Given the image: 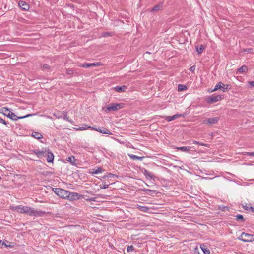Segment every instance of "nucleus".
<instances>
[{
    "instance_id": "nucleus-1",
    "label": "nucleus",
    "mask_w": 254,
    "mask_h": 254,
    "mask_svg": "<svg viewBox=\"0 0 254 254\" xmlns=\"http://www.w3.org/2000/svg\"><path fill=\"white\" fill-rule=\"evenodd\" d=\"M0 112L13 121H17L18 119H23L33 115V114H27L24 116L18 117L16 116L14 113L10 111L9 109L7 107L1 108L0 109Z\"/></svg>"
},
{
    "instance_id": "nucleus-2",
    "label": "nucleus",
    "mask_w": 254,
    "mask_h": 254,
    "mask_svg": "<svg viewBox=\"0 0 254 254\" xmlns=\"http://www.w3.org/2000/svg\"><path fill=\"white\" fill-rule=\"evenodd\" d=\"M125 107V104L123 103H110L108 104L105 108H103V110L105 112H108L111 111H116L121 109Z\"/></svg>"
},
{
    "instance_id": "nucleus-3",
    "label": "nucleus",
    "mask_w": 254,
    "mask_h": 254,
    "mask_svg": "<svg viewBox=\"0 0 254 254\" xmlns=\"http://www.w3.org/2000/svg\"><path fill=\"white\" fill-rule=\"evenodd\" d=\"M25 214L30 216L39 217L45 214V212L41 210L38 211L33 208L26 206Z\"/></svg>"
},
{
    "instance_id": "nucleus-4",
    "label": "nucleus",
    "mask_w": 254,
    "mask_h": 254,
    "mask_svg": "<svg viewBox=\"0 0 254 254\" xmlns=\"http://www.w3.org/2000/svg\"><path fill=\"white\" fill-rule=\"evenodd\" d=\"M53 191L59 197L62 198L66 199L68 191L61 189V188H53Z\"/></svg>"
},
{
    "instance_id": "nucleus-5",
    "label": "nucleus",
    "mask_w": 254,
    "mask_h": 254,
    "mask_svg": "<svg viewBox=\"0 0 254 254\" xmlns=\"http://www.w3.org/2000/svg\"><path fill=\"white\" fill-rule=\"evenodd\" d=\"M241 237L242 238H240V239L245 242H252L254 241V235L251 234L243 232L241 234Z\"/></svg>"
},
{
    "instance_id": "nucleus-6",
    "label": "nucleus",
    "mask_w": 254,
    "mask_h": 254,
    "mask_svg": "<svg viewBox=\"0 0 254 254\" xmlns=\"http://www.w3.org/2000/svg\"><path fill=\"white\" fill-rule=\"evenodd\" d=\"M230 85H225L222 82H219L216 84L215 88L212 90V91L214 92L217 90L218 89H221L223 92H226L228 89H230Z\"/></svg>"
},
{
    "instance_id": "nucleus-7",
    "label": "nucleus",
    "mask_w": 254,
    "mask_h": 254,
    "mask_svg": "<svg viewBox=\"0 0 254 254\" xmlns=\"http://www.w3.org/2000/svg\"><path fill=\"white\" fill-rule=\"evenodd\" d=\"M81 195L76 192H70L68 191L66 199L70 201L78 200L80 198Z\"/></svg>"
},
{
    "instance_id": "nucleus-8",
    "label": "nucleus",
    "mask_w": 254,
    "mask_h": 254,
    "mask_svg": "<svg viewBox=\"0 0 254 254\" xmlns=\"http://www.w3.org/2000/svg\"><path fill=\"white\" fill-rule=\"evenodd\" d=\"M33 153L35 154L39 158H41L45 156L47 152L46 149H43L41 150L38 149H34L31 151Z\"/></svg>"
},
{
    "instance_id": "nucleus-9",
    "label": "nucleus",
    "mask_w": 254,
    "mask_h": 254,
    "mask_svg": "<svg viewBox=\"0 0 254 254\" xmlns=\"http://www.w3.org/2000/svg\"><path fill=\"white\" fill-rule=\"evenodd\" d=\"M222 96L220 95L212 96L208 97L207 102L209 104H212L222 100Z\"/></svg>"
},
{
    "instance_id": "nucleus-10",
    "label": "nucleus",
    "mask_w": 254,
    "mask_h": 254,
    "mask_svg": "<svg viewBox=\"0 0 254 254\" xmlns=\"http://www.w3.org/2000/svg\"><path fill=\"white\" fill-rule=\"evenodd\" d=\"M219 120V118L218 117H215L213 118H210L207 120H204L203 121V123L204 124L208 125H213L216 124L218 121Z\"/></svg>"
},
{
    "instance_id": "nucleus-11",
    "label": "nucleus",
    "mask_w": 254,
    "mask_h": 254,
    "mask_svg": "<svg viewBox=\"0 0 254 254\" xmlns=\"http://www.w3.org/2000/svg\"><path fill=\"white\" fill-rule=\"evenodd\" d=\"M45 156L47 157L46 160L48 162L50 163L53 161L54 156L53 154L49 151V149L47 150V152L45 154Z\"/></svg>"
},
{
    "instance_id": "nucleus-12",
    "label": "nucleus",
    "mask_w": 254,
    "mask_h": 254,
    "mask_svg": "<svg viewBox=\"0 0 254 254\" xmlns=\"http://www.w3.org/2000/svg\"><path fill=\"white\" fill-rule=\"evenodd\" d=\"M18 5L19 7L24 10H28L29 9V5L25 1H19Z\"/></svg>"
},
{
    "instance_id": "nucleus-13",
    "label": "nucleus",
    "mask_w": 254,
    "mask_h": 254,
    "mask_svg": "<svg viewBox=\"0 0 254 254\" xmlns=\"http://www.w3.org/2000/svg\"><path fill=\"white\" fill-rule=\"evenodd\" d=\"M248 68L246 65H243L240 68H239L237 71V74H244L248 71Z\"/></svg>"
},
{
    "instance_id": "nucleus-14",
    "label": "nucleus",
    "mask_w": 254,
    "mask_h": 254,
    "mask_svg": "<svg viewBox=\"0 0 254 254\" xmlns=\"http://www.w3.org/2000/svg\"><path fill=\"white\" fill-rule=\"evenodd\" d=\"M181 116L184 117V116L182 114H176V115H174L171 116H166L165 117V119L168 122H170V121L175 120V119H177V118H178L179 117H181Z\"/></svg>"
},
{
    "instance_id": "nucleus-15",
    "label": "nucleus",
    "mask_w": 254,
    "mask_h": 254,
    "mask_svg": "<svg viewBox=\"0 0 254 254\" xmlns=\"http://www.w3.org/2000/svg\"><path fill=\"white\" fill-rule=\"evenodd\" d=\"M142 173L147 178L151 179L154 178L153 175L150 172L147 171L146 169H144V170L142 171Z\"/></svg>"
},
{
    "instance_id": "nucleus-16",
    "label": "nucleus",
    "mask_w": 254,
    "mask_h": 254,
    "mask_svg": "<svg viewBox=\"0 0 254 254\" xmlns=\"http://www.w3.org/2000/svg\"><path fill=\"white\" fill-rule=\"evenodd\" d=\"M96 131L101 133H103V134H111L112 133L110 132V131L107 129V128H98V129H96Z\"/></svg>"
},
{
    "instance_id": "nucleus-17",
    "label": "nucleus",
    "mask_w": 254,
    "mask_h": 254,
    "mask_svg": "<svg viewBox=\"0 0 254 254\" xmlns=\"http://www.w3.org/2000/svg\"><path fill=\"white\" fill-rule=\"evenodd\" d=\"M114 89L117 92L120 93L125 91L127 87L125 85H123L122 86H116Z\"/></svg>"
},
{
    "instance_id": "nucleus-18",
    "label": "nucleus",
    "mask_w": 254,
    "mask_h": 254,
    "mask_svg": "<svg viewBox=\"0 0 254 254\" xmlns=\"http://www.w3.org/2000/svg\"><path fill=\"white\" fill-rule=\"evenodd\" d=\"M31 136L37 139H39L43 138L42 135L40 133L38 132H33L31 134Z\"/></svg>"
},
{
    "instance_id": "nucleus-19",
    "label": "nucleus",
    "mask_w": 254,
    "mask_h": 254,
    "mask_svg": "<svg viewBox=\"0 0 254 254\" xmlns=\"http://www.w3.org/2000/svg\"><path fill=\"white\" fill-rule=\"evenodd\" d=\"M67 161L70 162L72 165H75L76 164V159L75 158V157L74 156H71L66 159Z\"/></svg>"
},
{
    "instance_id": "nucleus-20",
    "label": "nucleus",
    "mask_w": 254,
    "mask_h": 254,
    "mask_svg": "<svg viewBox=\"0 0 254 254\" xmlns=\"http://www.w3.org/2000/svg\"><path fill=\"white\" fill-rule=\"evenodd\" d=\"M137 208L141 211L144 212H148L149 208L146 206L137 205Z\"/></svg>"
},
{
    "instance_id": "nucleus-21",
    "label": "nucleus",
    "mask_w": 254,
    "mask_h": 254,
    "mask_svg": "<svg viewBox=\"0 0 254 254\" xmlns=\"http://www.w3.org/2000/svg\"><path fill=\"white\" fill-rule=\"evenodd\" d=\"M178 150H181L183 152H188L190 150L191 147L190 146H183L180 147H177Z\"/></svg>"
},
{
    "instance_id": "nucleus-22",
    "label": "nucleus",
    "mask_w": 254,
    "mask_h": 254,
    "mask_svg": "<svg viewBox=\"0 0 254 254\" xmlns=\"http://www.w3.org/2000/svg\"><path fill=\"white\" fill-rule=\"evenodd\" d=\"M26 206H22L21 205H19V208L17 212L21 214H25L26 211Z\"/></svg>"
},
{
    "instance_id": "nucleus-23",
    "label": "nucleus",
    "mask_w": 254,
    "mask_h": 254,
    "mask_svg": "<svg viewBox=\"0 0 254 254\" xmlns=\"http://www.w3.org/2000/svg\"><path fill=\"white\" fill-rule=\"evenodd\" d=\"M205 47L203 45H201L199 47L197 46L196 47V51L198 54H201L204 50Z\"/></svg>"
},
{
    "instance_id": "nucleus-24",
    "label": "nucleus",
    "mask_w": 254,
    "mask_h": 254,
    "mask_svg": "<svg viewBox=\"0 0 254 254\" xmlns=\"http://www.w3.org/2000/svg\"><path fill=\"white\" fill-rule=\"evenodd\" d=\"M129 157H130V158H131L133 160H142L144 158V157H139V156H136L135 155H133V154L130 155Z\"/></svg>"
},
{
    "instance_id": "nucleus-25",
    "label": "nucleus",
    "mask_w": 254,
    "mask_h": 254,
    "mask_svg": "<svg viewBox=\"0 0 254 254\" xmlns=\"http://www.w3.org/2000/svg\"><path fill=\"white\" fill-rule=\"evenodd\" d=\"M78 66L83 68H90L91 67V63L80 64Z\"/></svg>"
},
{
    "instance_id": "nucleus-26",
    "label": "nucleus",
    "mask_w": 254,
    "mask_h": 254,
    "mask_svg": "<svg viewBox=\"0 0 254 254\" xmlns=\"http://www.w3.org/2000/svg\"><path fill=\"white\" fill-rule=\"evenodd\" d=\"M92 170L93 171L91 172L92 174H98L103 171L101 167H98L97 169H93Z\"/></svg>"
},
{
    "instance_id": "nucleus-27",
    "label": "nucleus",
    "mask_w": 254,
    "mask_h": 254,
    "mask_svg": "<svg viewBox=\"0 0 254 254\" xmlns=\"http://www.w3.org/2000/svg\"><path fill=\"white\" fill-rule=\"evenodd\" d=\"M187 88L186 85L182 84H179L178 86V90L179 91H182L187 90Z\"/></svg>"
},
{
    "instance_id": "nucleus-28",
    "label": "nucleus",
    "mask_w": 254,
    "mask_h": 254,
    "mask_svg": "<svg viewBox=\"0 0 254 254\" xmlns=\"http://www.w3.org/2000/svg\"><path fill=\"white\" fill-rule=\"evenodd\" d=\"M201 248L204 254H210V250L208 249L205 246H201Z\"/></svg>"
},
{
    "instance_id": "nucleus-29",
    "label": "nucleus",
    "mask_w": 254,
    "mask_h": 254,
    "mask_svg": "<svg viewBox=\"0 0 254 254\" xmlns=\"http://www.w3.org/2000/svg\"><path fill=\"white\" fill-rule=\"evenodd\" d=\"M110 184H107L105 182H103L102 185H100V189H105L109 187Z\"/></svg>"
},
{
    "instance_id": "nucleus-30",
    "label": "nucleus",
    "mask_w": 254,
    "mask_h": 254,
    "mask_svg": "<svg viewBox=\"0 0 254 254\" xmlns=\"http://www.w3.org/2000/svg\"><path fill=\"white\" fill-rule=\"evenodd\" d=\"M141 190V191H142L144 192H146V194H149V193H148V192H153L154 193H155V192H156V190H149V189H145V188L142 189Z\"/></svg>"
},
{
    "instance_id": "nucleus-31",
    "label": "nucleus",
    "mask_w": 254,
    "mask_h": 254,
    "mask_svg": "<svg viewBox=\"0 0 254 254\" xmlns=\"http://www.w3.org/2000/svg\"><path fill=\"white\" fill-rule=\"evenodd\" d=\"M193 144H198V145H201V146H206V147H209V145L207 144H205V143H201V142H199L198 141H195L194 140L193 141Z\"/></svg>"
},
{
    "instance_id": "nucleus-32",
    "label": "nucleus",
    "mask_w": 254,
    "mask_h": 254,
    "mask_svg": "<svg viewBox=\"0 0 254 254\" xmlns=\"http://www.w3.org/2000/svg\"><path fill=\"white\" fill-rule=\"evenodd\" d=\"M236 219L237 220H241L242 221H244L245 219L244 217L241 214H238L236 216Z\"/></svg>"
},
{
    "instance_id": "nucleus-33",
    "label": "nucleus",
    "mask_w": 254,
    "mask_h": 254,
    "mask_svg": "<svg viewBox=\"0 0 254 254\" xmlns=\"http://www.w3.org/2000/svg\"><path fill=\"white\" fill-rule=\"evenodd\" d=\"M112 35L113 33L111 32H104L102 34V37L112 36Z\"/></svg>"
},
{
    "instance_id": "nucleus-34",
    "label": "nucleus",
    "mask_w": 254,
    "mask_h": 254,
    "mask_svg": "<svg viewBox=\"0 0 254 254\" xmlns=\"http://www.w3.org/2000/svg\"><path fill=\"white\" fill-rule=\"evenodd\" d=\"M91 67L92 66H99L102 65V64L101 62H97L94 63H91Z\"/></svg>"
},
{
    "instance_id": "nucleus-35",
    "label": "nucleus",
    "mask_w": 254,
    "mask_h": 254,
    "mask_svg": "<svg viewBox=\"0 0 254 254\" xmlns=\"http://www.w3.org/2000/svg\"><path fill=\"white\" fill-rule=\"evenodd\" d=\"M134 250V248L133 246H128L127 248V252H132Z\"/></svg>"
},
{
    "instance_id": "nucleus-36",
    "label": "nucleus",
    "mask_w": 254,
    "mask_h": 254,
    "mask_svg": "<svg viewBox=\"0 0 254 254\" xmlns=\"http://www.w3.org/2000/svg\"><path fill=\"white\" fill-rule=\"evenodd\" d=\"M66 73L68 74H73L74 73V70L73 69H66Z\"/></svg>"
},
{
    "instance_id": "nucleus-37",
    "label": "nucleus",
    "mask_w": 254,
    "mask_h": 254,
    "mask_svg": "<svg viewBox=\"0 0 254 254\" xmlns=\"http://www.w3.org/2000/svg\"><path fill=\"white\" fill-rule=\"evenodd\" d=\"M63 118L64 120H66V121H68V122H70V123H71V122H72V121H71V120H69V119L68 117L67 116V115L66 114H64V116L63 117Z\"/></svg>"
},
{
    "instance_id": "nucleus-38",
    "label": "nucleus",
    "mask_w": 254,
    "mask_h": 254,
    "mask_svg": "<svg viewBox=\"0 0 254 254\" xmlns=\"http://www.w3.org/2000/svg\"><path fill=\"white\" fill-rule=\"evenodd\" d=\"M160 9V6L159 5H156L154 6L153 8H152L151 10V11H157L159 10Z\"/></svg>"
},
{
    "instance_id": "nucleus-39",
    "label": "nucleus",
    "mask_w": 254,
    "mask_h": 254,
    "mask_svg": "<svg viewBox=\"0 0 254 254\" xmlns=\"http://www.w3.org/2000/svg\"><path fill=\"white\" fill-rule=\"evenodd\" d=\"M18 208H19V206H12L10 207L11 210H12V211H16L17 212L18 211Z\"/></svg>"
},
{
    "instance_id": "nucleus-40",
    "label": "nucleus",
    "mask_w": 254,
    "mask_h": 254,
    "mask_svg": "<svg viewBox=\"0 0 254 254\" xmlns=\"http://www.w3.org/2000/svg\"><path fill=\"white\" fill-rule=\"evenodd\" d=\"M91 128V126H88L87 125H86L85 126V127H80V130H85L87 128Z\"/></svg>"
},
{
    "instance_id": "nucleus-41",
    "label": "nucleus",
    "mask_w": 254,
    "mask_h": 254,
    "mask_svg": "<svg viewBox=\"0 0 254 254\" xmlns=\"http://www.w3.org/2000/svg\"><path fill=\"white\" fill-rule=\"evenodd\" d=\"M190 71H191V72H194L195 70V66L194 65L193 66H192L191 67H190Z\"/></svg>"
},
{
    "instance_id": "nucleus-42",
    "label": "nucleus",
    "mask_w": 254,
    "mask_h": 254,
    "mask_svg": "<svg viewBox=\"0 0 254 254\" xmlns=\"http://www.w3.org/2000/svg\"><path fill=\"white\" fill-rule=\"evenodd\" d=\"M0 123L3 124L4 125H6L7 123L1 118L0 117Z\"/></svg>"
},
{
    "instance_id": "nucleus-43",
    "label": "nucleus",
    "mask_w": 254,
    "mask_h": 254,
    "mask_svg": "<svg viewBox=\"0 0 254 254\" xmlns=\"http://www.w3.org/2000/svg\"><path fill=\"white\" fill-rule=\"evenodd\" d=\"M115 176V175H114L113 174L109 173L107 176H104L103 178H105L106 177H114Z\"/></svg>"
},
{
    "instance_id": "nucleus-44",
    "label": "nucleus",
    "mask_w": 254,
    "mask_h": 254,
    "mask_svg": "<svg viewBox=\"0 0 254 254\" xmlns=\"http://www.w3.org/2000/svg\"><path fill=\"white\" fill-rule=\"evenodd\" d=\"M246 154L248 156H254V152H247Z\"/></svg>"
},
{
    "instance_id": "nucleus-45",
    "label": "nucleus",
    "mask_w": 254,
    "mask_h": 254,
    "mask_svg": "<svg viewBox=\"0 0 254 254\" xmlns=\"http://www.w3.org/2000/svg\"><path fill=\"white\" fill-rule=\"evenodd\" d=\"M43 69H49V66L48 64H44L43 66Z\"/></svg>"
},
{
    "instance_id": "nucleus-46",
    "label": "nucleus",
    "mask_w": 254,
    "mask_h": 254,
    "mask_svg": "<svg viewBox=\"0 0 254 254\" xmlns=\"http://www.w3.org/2000/svg\"><path fill=\"white\" fill-rule=\"evenodd\" d=\"M249 209H250V210L251 212L254 213V207H250Z\"/></svg>"
},
{
    "instance_id": "nucleus-47",
    "label": "nucleus",
    "mask_w": 254,
    "mask_h": 254,
    "mask_svg": "<svg viewBox=\"0 0 254 254\" xmlns=\"http://www.w3.org/2000/svg\"><path fill=\"white\" fill-rule=\"evenodd\" d=\"M249 207H248V206H244V209L246 210H248V211L250 210V209H249Z\"/></svg>"
},
{
    "instance_id": "nucleus-48",
    "label": "nucleus",
    "mask_w": 254,
    "mask_h": 254,
    "mask_svg": "<svg viewBox=\"0 0 254 254\" xmlns=\"http://www.w3.org/2000/svg\"><path fill=\"white\" fill-rule=\"evenodd\" d=\"M250 85L253 87H254V81H251L249 82Z\"/></svg>"
},
{
    "instance_id": "nucleus-49",
    "label": "nucleus",
    "mask_w": 254,
    "mask_h": 254,
    "mask_svg": "<svg viewBox=\"0 0 254 254\" xmlns=\"http://www.w3.org/2000/svg\"><path fill=\"white\" fill-rule=\"evenodd\" d=\"M89 200L91 201H95V198H90Z\"/></svg>"
},
{
    "instance_id": "nucleus-50",
    "label": "nucleus",
    "mask_w": 254,
    "mask_h": 254,
    "mask_svg": "<svg viewBox=\"0 0 254 254\" xmlns=\"http://www.w3.org/2000/svg\"><path fill=\"white\" fill-rule=\"evenodd\" d=\"M91 129H92L93 130H96V129H98V128H94V127H91Z\"/></svg>"
},
{
    "instance_id": "nucleus-51",
    "label": "nucleus",
    "mask_w": 254,
    "mask_h": 254,
    "mask_svg": "<svg viewBox=\"0 0 254 254\" xmlns=\"http://www.w3.org/2000/svg\"><path fill=\"white\" fill-rule=\"evenodd\" d=\"M4 244L5 245L6 247H7L8 246V245H7L6 244H5L4 243Z\"/></svg>"
},
{
    "instance_id": "nucleus-52",
    "label": "nucleus",
    "mask_w": 254,
    "mask_h": 254,
    "mask_svg": "<svg viewBox=\"0 0 254 254\" xmlns=\"http://www.w3.org/2000/svg\"><path fill=\"white\" fill-rule=\"evenodd\" d=\"M101 195H102L101 194H100V196H101ZM101 198H103V196H101Z\"/></svg>"
},
{
    "instance_id": "nucleus-53",
    "label": "nucleus",
    "mask_w": 254,
    "mask_h": 254,
    "mask_svg": "<svg viewBox=\"0 0 254 254\" xmlns=\"http://www.w3.org/2000/svg\"><path fill=\"white\" fill-rule=\"evenodd\" d=\"M1 177L0 176V180H1Z\"/></svg>"
}]
</instances>
